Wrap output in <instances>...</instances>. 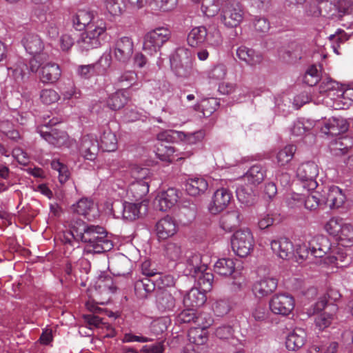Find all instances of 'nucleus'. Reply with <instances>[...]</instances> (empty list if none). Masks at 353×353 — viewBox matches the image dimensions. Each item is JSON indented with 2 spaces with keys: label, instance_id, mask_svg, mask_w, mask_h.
I'll return each mask as SVG.
<instances>
[{
  "label": "nucleus",
  "instance_id": "obj_15",
  "mask_svg": "<svg viewBox=\"0 0 353 353\" xmlns=\"http://www.w3.org/2000/svg\"><path fill=\"white\" fill-rule=\"evenodd\" d=\"M232 199V192L227 188H219L212 196L209 210L212 214H216L225 209Z\"/></svg>",
  "mask_w": 353,
  "mask_h": 353
},
{
  "label": "nucleus",
  "instance_id": "obj_22",
  "mask_svg": "<svg viewBox=\"0 0 353 353\" xmlns=\"http://www.w3.org/2000/svg\"><path fill=\"white\" fill-rule=\"evenodd\" d=\"M179 199V191L175 188H168L161 192L156 199L159 210L165 212L177 203Z\"/></svg>",
  "mask_w": 353,
  "mask_h": 353
},
{
  "label": "nucleus",
  "instance_id": "obj_14",
  "mask_svg": "<svg viewBox=\"0 0 353 353\" xmlns=\"http://www.w3.org/2000/svg\"><path fill=\"white\" fill-rule=\"evenodd\" d=\"M179 323H193L196 326H210L212 323L210 317L206 314L196 313L193 309L181 311L176 316Z\"/></svg>",
  "mask_w": 353,
  "mask_h": 353
},
{
  "label": "nucleus",
  "instance_id": "obj_59",
  "mask_svg": "<svg viewBox=\"0 0 353 353\" xmlns=\"http://www.w3.org/2000/svg\"><path fill=\"white\" fill-rule=\"evenodd\" d=\"M130 190L134 194V197L136 199H141L149 191L148 183L143 181H137L130 185Z\"/></svg>",
  "mask_w": 353,
  "mask_h": 353
},
{
  "label": "nucleus",
  "instance_id": "obj_25",
  "mask_svg": "<svg viewBox=\"0 0 353 353\" xmlns=\"http://www.w3.org/2000/svg\"><path fill=\"white\" fill-rule=\"evenodd\" d=\"M237 57L250 66L260 64L263 61L261 53L245 46H240L236 50Z\"/></svg>",
  "mask_w": 353,
  "mask_h": 353
},
{
  "label": "nucleus",
  "instance_id": "obj_28",
  "mask_svg": "<svg viewBox=\"0 0 353 353\" xmlns=\"http://www.w3.org/2000/svg\"><path fill=\"white\" fill-rule=\"evenodd\" d=\"M26 50L32 55L39 54L43 49V43L40 37L35 34L28 33L22 39Z\"/></svg>",
  "mask_w": 353,
  "mask_h": 353
},
{
  "label": "nucleus",
  "instance_id": "obj_1",
  "mask_svg": "<svg viewBox=\"0 0 353 353\" xmlns=\"http://www.w3.org/2000/svg\"><path fill=\"white\" fill-rule=\"evenodd\" d=\"M79 241L85 244V251L87 253L101 254L113 248V243L103 227L77 221L69 231L64 232L62 238L66 257H72V252L79 248Z\"/></svg>",
  "mask_w": 353,
  "mask_h": 353
},
{
  "label": "nucleus",
  "instance_id": "obj_62",
  "mask_svg": "<svg viewBox=\"0 0 353 353\" xmlns=\"http://www.w3.org/2000/svg\"><path fill=\"white\" fill-rule=\"evenodd\" d=\"M333 321V314L327 312H323L315 319L316 327L321 331L328 327Z\"/></svg>",
  "mask_w": 353,
  "mask_h": 353
},
{
  "label": "nucleus",
  "instance_id": "obj_5",
  "mask_svg": "<svg viewBox=\"0 0 353 353\" xmlns=\"http://www.w3.org/2000/svg\"><path fill=\"white\" fill-rule=\"evenodd\" d=\"M154 94L157 99L164 102L162 111L173 114L178 105V97L173 93L171 84L166 80L154 82Z\"/></svg>",
  "mask_w": 353,
  "mask_h": 353
},
{
  "label": "nucleus",
  "instance_id": "obj_31",
  "mask_svg": "<svg viewBox=\"0 0 353 353\" xmlns=\"http://www.w3.org/2000/svg\"><path fill=\"white\" fill-rule=\"evenodd\" d=\"M128 99L127 91L120 90L109 96L107 99V105L112 110H119L125 106Z\"/></svg>",
  "mask_w": 353,
  "mask_h": 353
},
{
  "label": "nucleus",
  "instance_id": "obj_17",
  "mask_svg": "<svg viewBox=\"0 0 353 353\" xmlns=\"http://www.w3.org/2000/svg\"><path fill=\"white\" fill-rule=\"evenodd\" d=\"M155 231L159 239L165 240L176 233V221L172 217L166 216L156 223Z\"/></svg>",
  "mask_w": 353,
  "mask_h": 353
},
{
  "label": "nucleus",
  "instance_id": "obj_39",
  "mask_svg": "<svg viewBox=\"0 0 353 353\" xmlns=\"http://www.w3.org/2000/svg\"><path fill=\"white\" fill-rule=\"evenodd\" d=\"M100 141V147L103 151L113 152L117 148V137L109 128L103 131Z\"/></svg>",
  "mask_w": 353,
  "mask_h": 353
},
{
  "label": "nucleus",
  "instance_id": "obj_46",
  "mask_svg": "<svg viewBox=\"0 0 353 353\" xmlns=\"http://www.w3.org/2000/svg\"><path fill=\"white\" fill-rule=\"evenodd\" d=\"M226 74V66L223 63H219L207 72V78L210 83H216L223 80Z\"/></svg>",
  "mask_w": 353,
  "mask_h": 353
},
{
  "label": "nucleus",
  "instance_id": "obj_37",
  "mask_svg": "<svg viewBox=\"0 0 353 353\" xmlns=\"http://www.w3.org/2000/svg\"><path fill=\"white\" fill-rule=\"evenodd\" d=\"M206 265L202 263L201 256L199 254H191L188 256L185 272L192 276L201 270H205Z\"/></svg>",
  "mask_w": 353,
  "mask_h": 353
},
{
  "label": "nucleus",
  "instance_id": "obj_13",
  "mask_svg": "<svg viewBox=\"0 0 353 353\" xmlns=\"http://www.w3.org/2000/svg\"><path fill=\"white\" fill-rule=\"evenodd\" d=\"M321 196L323 205L331 209L339 208L345 200V196L342 190L335 185L325 188Z\"/></svg>",
  "mask_w": 353,
  "mask_h": 353
},
{
  "label": "nucleus",
  "instance_id": "obj_52",
  "mask_svg": "<svg viewBox=\"0 0 353 353\" xmlns=\"http://www.w3.org/2000/svg\"><path fill=\"white\" fill-rule=\"evenodd\" d=\"M341 228L337 239L342 245L349 246V243H353V228L350 224L345 222H343V225Z\"/></svg>",
  "mask_w": 353,
  "mask_h": 353
},
{
  "label": "nucleus",
  "instance_id": "obj_63",
  "mask_svg": "<svg viewBox=\"0 0 353 353\" xmlns=\"http://www.w3.org/2000/svg\"><path fill=\"white\" fill-rule=\"evenodd\" d=\"M253 27L259 34H263L270 29V23L268 19L261 17H256L253 20Z\"/></svg>",
  "mask_w": 353,
  "mask_h": 353
},
{
  "label": "nucleus",
  "instance_id": "obj_3",
  "mask_svg": "<svg viewBox=\"0 0 353 353\" xmlns=\"http://www.w3.org/2000/svg\"><path fill=\"white\" fill-rule=\"evenodd\" d=\"M171 38V31L167 27L161 26L148 32L143 37V50L150 55L160 52L161 48Z\"/></svg>",
  "mask_w": 353,
  "mask_h": 353
},
{
  "label": "nucleus",
  "instance_id": "obj_24",
  "mask_svg": "<svg viewBox=\"0 0 353 353\" xmlns=\"http://www.w3.org/2000/svg\"><path fill=\"white\" fill-rule=\"evenodd\" d=\"M156 303L158 310L161 312H172L176 306V299L168 290L158 292Z\"/></svg>",
  "mask_w": 353,
  "mask_h": 353
},
{
  "label": "nucleus",
  "instance_id": "obj_53",
  "mask_svg": "<svg viewBox=\"0 0 353 353\" xmlns=\"http://www.w3.org/2000/svg\"><path fill=\"white\" fill-rule=\"evenodd\" d=\"M321 79V72L314 65L310 66L306 70L303 81L310 86L315 85Z\"/></svg>",
  "mask_w": 353,
  "mask_h": 353
},
{
  "label": "nucleus",
  "instance_id": "obj_18",
  "mask_svg": "<svg viewBox=\"0 0 353 353\" xmlns=\"http://www.w3.org/2000/svg\"><path fill=\"white\" fill-rule=\"evenodd\" d=\"M310 248L312 255L316 258H322L330 251L331 243L327 236L317 235L310 241Z\"/></svg>",
  "mask_w": 353,
  "mask_h": 353
},
{
  "label": "nucleus",
  "instance_id": "obj_33",
  "mask_svg": "<svg viewBox=\"0 0 353 353\" xmlns=\"http://www.w3.org/2000/svg\"><path fill=\"white\" fill-rule=\"evenodd\" d=\"M192 277L194 279L199 287L203 292H209L212 288V283L214 275L212 272L208 271V268L205 270H201L196 274H194Z\"/></svg>",
  "mask_w": 353,
  "mask_h": 353
},
{
  "label": "nucleus",
  "instance_id": "obj_61",
  "mask_svg": "<svg viewBox=\"0 0 353 353\" xmlns=\"http://www.w3.org/2000/svg\"><path fill=\"white\" fill-rule=\"evenodd\" d=\"M155 277L154 281L156 286L159 288L160 290H165L164 288L172 287L174 285V279L170 274L157 273Z\"/></svg>",
  "mask_w": 353,
  "mask_h": 353
},
{
  "label": "nucleus",
  "instance_id": "obj_43",
  "mask_svg": "<svg viewBox=\"0 0 353 353\" xmlns=\"http://www.w3.org/2000/svg\"><path fill=\"white\" fill-rule=\"evenodd\" d=\"M112 59L110 53H104L99 59L92 63L94 75H104L112 64Z\"/></svg>",
  "mask_w": 353,
  "mask_h": 353
},
{
  "label": "nucleus",
  "instance_id": "obj_27",
  "mask_svg": "<svg viewBox=\"0 0 353 353\" xmlns=\"http://www.w3.org/2000/svg\"><path fill=\"white\" fill-rule=\"evenodd\" d=\"M240 212L237 210L223 214L219 221L220 227L225 232H230L241 223Z\"/></svg>",
  "mask_w": 353,
  "mask_h": 353
},
{
  "label": "nucleus",
  "instance_id": "obj_4",
  "mask_svg": "<svg viewBox=\"0 0 353 353\" xmlns=\"http://www.w3.org/2000/svg\"><path fill=\"white\" fill-rule=\"evenodd\" d=\"M244 10L242 5L234 1H225L221 7L219 19L228 29L238 27L243 21Z\"/></svg>",
  "mask_w": 353,
  "mask_h": 353
},
{
  "label": "nucleus",
  "instance_id": "obj_26",
  "mask_svg": "<svg viewBox=\"0 0 353 353\" xmlns=\"http://www.w3.org/2000/svg\"><path fill=\"white\" fill-rule=\"evenodd\" d=\"M185 186L189 195L196 196L205 193L208 190V183L204 178L194 177L188 179Z\"/></svg>",
  "mask_w": 353,
  "mask_h": 353
},
{
  "label": "nucleus",
  "instance_id": "obj_21",
  "mask_svg": "<svg viewBox=\"0 0 353 353\" xmlns=\"http://www.w3.org/2000/svg\"><path fill=\"white\" fill-rule=\"evenodd\" d=\"M348 123L343 118L332 117L327 121L321 128V132L325 134L336 136L348 130Z\"/></svg>",
  "mask_w": 353,
  "mask_h": 353
},
{
  "label": "nucleus",
  "instance_id": "obj_30",
  "mask_svg": "<svg viewBox=\"0 0 353 353\" xmlns=\"http://www.w3.org/2000/svg\"><path fill=\"white\" fill-rule=\"evenodd\" d=\"M209 326H195L188 331V338L190 343L195 345H205L208 341V328Z\"/></svg>",
  "mask_w": 353,
  "mask_h": 353
},
{
  "label": "nucleus",
  "instance_id": "obj_10",
  "mask_svg": "<svg viewBox=\"0 0 353 353\" xmlns=\"http://www.w3.org/2000/svg\"><path fill=\"white\" fill-rule=\"evenodd\" d=\"M270 310L275 314L289 315L294 308L293 296L285 293L274 295L269 303Z\"/></svg>",
  "mask_w": 353,
  "mask_h": 353
},
{
  "label": "nucleus",
  "instance_id": "obj_57",
  "mask_svg": "<svg viewBox=\"0 0 353 353\" xmlns=\"http://www.w3.org/2000/svg\"><path fill=\"white\" fill-rule=\"evenodd\" d=\"M350 260L347 257V254L343 252H337L336 255H328L325 259L326 263L335 264L336 267L343 268L347 266Z\"/></svg>",
  "mask_w": 353,
  "mask_h": 353
},
{
  "label": "nucleus",
  "instance_id": "obj_8",
  "mask_svg": "<svg viewBox=\"0 0 353 353\" xmlns=\"http://www.w3.org/2000/svg\"><path fill=\"white\" fill-rule=\"evenodd\" d=\"M319 174L317 165L313 161L301 163L296 170V176L301 182L302 186L307 191L316 188L318 183L316 178Z\"/></svg>",
  "mask_w": 353,
  "mask_h": 353
},
{
  "label": "nucleus",
  "instance_id": "obj_32",
  "mask_svg": "<svg viewBox=\"0 0 353 353\" xmlns=\"http://www.w3.org/2000/svg\"><path fill=\"white\" fill-rule=\"evenodd\" d=\"M205 292H201L198 288H192L184 296L183 303L187 307H200L206 301Z\"/></svg>",
  "mask_w": 353,
  "mask_h": 353
},
{
  "label": "nucleus",
  "instance_id": "obj_50",
  "mask_svg": "<svg viewBox=\"0 0 353 353\" xmlns=\"http://www.w3.org/2000/svg\"><path fill=\"white\" fill-rule=\"evenodd\" d=\"M344 221L341 218L332 217L324 225L325 230L330 234L337 239L340 234L341 227Z\"/></svg>",
  "mask_w": 353,
  "mask_h": 353
},
{
  "label": "nucleus",
  "instance_id": "obj_44",
  "mask_svg": "<svg viewBox=\"0 0 353 353\" xmlns=\"http://www.w3.org/2000/svg\"><path fill=\"white\" fill-rule=\"evenodd\" d=\"M103 6L107 12L112 17H119L125 10L123 0H103Z\"/></svg>",
  "mask_w": 353,
  "mask_h": 353
},
{
  "label": "nucleus",
  "instance_id": "obj_16",
  "mask_svg": "<svg viewBox=\"0 0 353 353\" xmlns=\"http://www.w3.org/2000/svg\"><path fill=\"white\" fill-rule=\"evenodd\" d=\"M99 148L101 147L99 141L94 136L87 134L81 138L79 151L85 159L90 161L94 160L98 154Z\"/></svg>",
  "mask_w": 353,
  "mask_h": 353
},
{
  "label": "nucleus",
  "instance_id": "obj_9",
  "mask_svg": "<svg viewBox=\"0 0 353 353\" xmlns=\"http://www.w3.org/2000/svg\"><path fill=\"white\" fill-rule=\"evenodd\" d=\"M57 123V121L50 120L48 124L41 127L38 132L46 141L55 147L68 146L69 141L68 134L57 128H52V126Z\"/></svg>",
  "mask_w": 353,
  "mask_h": 353
},
{
  "label": "nucleus",
  "instance_id": "obj_60",
  "mask_svg": "<svg viewBox=\"0 0 353 353\" xmlns=\"http://www.w3.org/2000/svg\"><path fill=\"white\" fill-rule=\"evenodd\" d=\"M60 99V95L53 89H43L40 92V100L46 105H50Z\"/></svg>",
  "mask_w": 353,
  "mask_h": 353
},
{
  "label": "nucleus",
  "instance_id": "obj_45",
  "mask_svg": "<svg viewBox=\"0 0 353 353\" xmlns=\"http://www.w3.org/2000/svg\"><path fill=\"white\" fill-rule=\"evenodd\" d=\"M141 203H125L123 205V218L129 221L138 219L141 214Z\"/></svg>",
  "mask_w": 353,
  "mask_h": 353
},
{
  "label": "nucleus",
  "instance_id": "obj_54",
  "mask_svg": "<svg viewBox=\"0 0 353 353\" xmlns=\"http://www.w3.org/2000/svg\"><path fill=\"white\" fill-rule=\"evenodd\" d=\"M51 168L58 172V178L61 183H64L68 180L70 173L65 165L54 159L51 162Z\"/></svg>",
  "mask_w": 353,
  "mask_h": 353
},
{
  "label": "nucleus",
  "instance_id": "obj_36",
  "mask_svg": "<svg viewBox=\"0 0 353 353\" xmlns=\"http://www.w3.org/2000/svg\"><path fill=\"white\" fill-rule=\"evenodd\" d=\"M156 284L154 279L144 277L137 281L134 283V290L139 297H145L150 292L155 289Z\"/></svg>",
  "mask_w": 353,
  "mask_h": 353
},
{
  "label": "nucleus",
  "instance_id": "obj_19",
  "mask_svg": "<svg viewBox=\"0 0 353 353\" xmlns=\"http://www.w3.org/2000/svg\"><path fill=\"white\" fill-rule=\"evenodd\" d=\"M307 334L300 327H296L288 334L285 340V347L289 351H297L306 343Z\"/></svg>",
  "mask_w": 353,
  "mask_h": 353
},
{
  "label": "nucleus",
  "instance_id": "obj_64",
  "mask_svg": "<svg viewBox=\"0 0 353 353\" xmlns=\"http://www.w3.org/2000/svg\"><path fill=\"white\" fill-rule=\"evenodd\" d=\"M320 194L315 192L314 194L308 195L307 197L305 196V201L303 205L307 210L310 211L316 210L319 206L323 205L321 202V197L319 198Z\"/></svg>",
  "mask_w": 353,
  "mask_h": 353
},
{
  "label": "nucleus",
  "instance_id": "obj_6",
  "mask_svg": "<svg viewBox=\"0 0 353 353\" xmlns=\"http://www.w3.org/2000/svg\"><path fill=\"white\" fill-rule=\"evenodd\" d=\"M176 75L181 78H188L192 75V53L184 48L176 49L170 59Z\"/></svg>",
  "mask_w": 353,
  "mask_h": 353
},
{
  "label": "nucleus",
  "instance_id": "obj_47",
  "mask_svg": "<svg viewBox=\"0 0 353 353\" xmlns=\"http://www.w3.org/2000/svg\"><path fill=\"white\" fill-rule=\"evenodd\" d=\"M296 148L294 145H288L279 151L276 154L277 163L280 166L288 164L293 158Z\"/></svg>",
  "mask_w": 353,
  "mask_h": 353
},
{
  "label": "nucleus",
  "instance_id": "obj_11",
  "mask_svg": "<svg viewBox=\"0 0 353 353\" xmlns=\"http://www.w3.org/2000/svg\"><path fill=\"white\" fill-rule=\"evenodd\" d=\"M134 52L132 39L128 37L118 39L113 47L114 59L121 63L126 64L132 58Z\"/></svg>",
  "mask_w": 353,
  "mask_h": 353
},
{
  "label": "nucleus",
  "instance_id": "obj_20",
  "mask_svg": "<svg viewBox=\"0 0 353 353\" xmlns=\"http://www.w3.org/2000/svg\"><path fill=\"white\" fill-rule=\"evenodd\" d=\"M277 279L273 277H264L255 282L252 291L258 297H264L272 294L276 289Z\"/></svg>",
  "mask_w": 353,
  "mask_h": 353
},
{
  "label": "nucleus",
  "instance_id": "obj_42",
  "mask_svg": "<svg viewBox=\"0 0 353 353\" xmlns=\"http://www.w3.org/2000/svg\"><path fill=\"white\" fill-rule=\"evenodd\" d=\"M237 199L245 205H252L255 202V194L251 187L241 185L236 190Z\"/></svg>",
  "mask_w": 353,
  "mask_h": 353
},
{
  "label": "nucleus",
  "instance_id": "obj_58",
  "mask_svg": "<svg viewBox=\"0 0 353 353\" xmlns=\"http://www.w3.org/2000/svg\"><path fill=\"white\" fill-rule=\"evenodd\" d=\"M179 138L184 141L188 144H195L201 141L205 137V133L204 130H199L193 133L186 134L184 132H177Z\"/></svg>",
  "mask_w": 353,
  "mask_h": 353
},
{
  "label": "nucleus",
  "instance_id": "obj_40",
  "mask_svg": "<svg viewBox=\"0 0 353 353\" xmlns=\"http://www.w3.org/2000/svg\"><path fill=\"white\" fill-rule=\"evenodd\" d=\"M224 0H202L201 11L208 17H212L221 12Z\"/></svg>",
  "mask_w": 353,
  "mask_h": 353
},
{
  "label": "nucleus",
  "instance_id": "obj_41",
  "mask_svg": "<svg viewBox=\"0 0 353 353\" xmlns=\"http://www.w3.org/2000/svg\"><path fill=\"white\" fill-rule=\"evenodd\" d=\"M72 209L77 214L90 220L91 219L90 213L94 210V203L90 199L82 198L75 205H72Z\"/></svg>",
  "mask_w": 353,
  "mask_h": 353
},
{
  "label": "nucleus",
  "instance_id": "obj_35",
  "mask_svg": "<svg viewBox=\"0 0 353 353\" xmlns=\"http://www.w3.org/2000/svg\"><path fill=\"white\" fill-rule=\"evenodd\" d=\"M219 105L217 98L211 97L201 100L200 103L194 106V109L196 111H201L203 117H208L216 111Z\"/></svg>",
  "mask_w": 353,
  "mask_h": 353
},
{
  "label": "nucleus",
  "instance_id": "obj_48",
  "mask_svg": "<svg viewBox=\"0 0 353 353\" xmlns=\"http://www.w3.org/2000/svg\"><path fill=\"white\" fill-rule=\"evenodd\" d=\"M165 149L164 144L160 143L157 148L156 154L159 159L163 161L172 163L174 161L183 159V157L176 158L177 155L174 154L175 149L171 145H166L165 154H163V150Z\"/></svg>",
  "mask_w": 353,
  "mask_h": 353
},
{
  "label": "nucleus",
  "instance_id": "obj_29",
  "mask_svg": "<svg viewBox=\"0 0 353 353\" xmlns=\"http://www.w3.org/2000/svg\"><path fill=\"white\" fill-rule=\"evenodd\" d=\"M208 34V32L205 26H201L194 27L188 34V43L193 48L201 46L207 40Z\"/></svg>",
  "mask_w": 353,
  "mask_h": 353
},
{
  "label": "nucleus",
  "instance_id": "obj_38",
  "mask_svg": "<svg viewBox=\"0 0 353 353\" xmlns=\"http://www.w3.org/2000/svg\"><path fill=\"white\" fill-rule=\"evenodd\" d=\"M265 171L261 165H254L252 166L244 175V179L250 184L258 185L261 183L265 178Z\"/></svg>",
  "mask_w": 353,
  "mask_h": 353
},
{
  "label": "nucleus",
  "instance_id": "obj_55",
  "mask_svg": "<svg viewBox=\"0 0 353 353\" xmlns=\"http://www.w3.org/2000/svg\"><path fill=\"white\" fill-rule=\"evenodd\" d=\"M96 287L101 292H110L113 293L117 290L112 278L110 276H99L96 282Z\"/></svg>",
  "mask_w": 353,
  "mask_h": 353
},
{
  "label": "nucleus",
  "instance_id": "obj_23",
  "mask_svg": "<svg viewBox=\"0 0 353 353\" xmlns=\"http://www.w3.org/2000/svg\"><path fill=\"white\" fill-rule=\"evenodd\" d=\"M61 70L58 64L47 63L41 67L39 78L44 83H53L59 80Z\"/></svg>",
  "mask_w": 353,
  "mask_h": 353
},
{
  "label": "nucleus",
  "instance_id": "obj_56",
  "mask_svg": "<svg viewBox=\"0 0 353 353\" xmlns=\"http://www.w3.org/2000/svg\"><path fill=\"white\" fill-rule=\"evenodd\" d=\"M165 254L172 261H177L182 255V249L179 243L169 242L165 247Z\"/></svg>",
  "mask_w": 353,
  "mask_h": 353
},
{
  "label": "nucleus",
  "instance_id": "obj_7",
  "mask_svg": "<svg viewBox=\"0 0 353 353\" xmlns=\"http://www.w3.org/2000/svg\"><path fill=\"white\" fill-rule=\"evenodd\" d=\"M254 237L249 229L236 231L231 239L233 252L240 257L247 256L254 248Z\"/></svg>",
  "mask_w": 353,
  "mask_h": 353
},
{
  "label": "nucleus",
  "instance_id": "obj_49",
  "mask_svg": "<svg viewBox=\"0 0 353 353\" xmlns=\"http://www.w3.org/2000/svg\"><path fill=\"white\" fill-rule=\"evenodd\" d=\"M47 34L51 38H56L59 35V27L57 21L52 13L48 14L45 17V21L42 22Z\"/></svg>",
  "mask_w": 353,
  "mask_h": 353
},
{
  "label": "nucleus",
  "instance_id": "obj_51",
  "mask_svg": "<svg viewBox=\"0 0 353 353\" xmlns=\"http://www.w3.org/2000/svg\"><path fill=\"white\" fill-rule=\"evenodd\" d=\"M8 70L11 71L12 76L17 81H23L29 77L28 66L23 62H19L15 66Z\"/></svg>",
  "mask_w": 353,
  "mask_h": 353
},
{
  "label": "nucleus",
  "instance_id": "obj_34",
  "mask_svg": "<svg viewBox=\"0 0 353 353\" xmlns=\"http://www.w3.org/2000/svg\"><path fill=\"white\" fill-rule=\"evenodd\" d=\"M214 271L221 276H231L235 271L234 261L230 258L219 259L214 265Z\"/></svg>",
  "mask_w": 353,
  "mask_h": 353
},
{
  "label": "nucleus",
  "instance_id": "obj_2",
  "mask_svg": "<svg viewBox=\"0 0 353 353\" xmlns=\"http://www.w3.org/2000/svg\"><path fill=\"white\" fill-rule=\"evenodd\" d=\"M72 25L78 31L84 30L77 43L83 50L97 48L107 37V23L94 12L88 10H79L72 16Z\"/></svg>",
  "mask_w": 353,
  "mask_h": 353
},
{
  "label": "nucleus",
  "instance_id": "obj_12",
  "mask_svg": "<svg viewBox=\"0 0 353 353\" xmlns=\"http://www.w3.org/2000/svg\"><path fill=\"white\" fill-rule=\"evenodd\" d=\"M270 247L273 253L283 260H290L294 254V247L292 242L284 236L272 240Z\"/></svg>",
  "mask_w": 353,
  "mask_h": 353
}]
</instances>
